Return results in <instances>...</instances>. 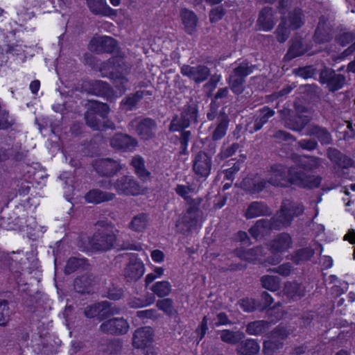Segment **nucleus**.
<instances>
[{
  "label": "nucleus",
  "instance_id": "f257e3e1",
  "mask_svg": "<svg viewBox=\"0 0 355 355\" xmlns=\"http://www.w3.org/2000/svg\"><path fill=\"white\" fill-rule=\"evenodd\" d=\"M268 172L270 175L268 179V183L275 188H290L295 185L298 188L312 190L318 188L322 180L320 175L314 176L302 171H294L293 167H288L281 163L270 164Z\"/></svg>",
  "mask_w": 355,
  "mask_h": 355
},
{
  "label": "nucleus",
  "instance_id": "f03ea898",
  "mask_svg": "<svg viewBox=\"0 0 355 355\" xmlns=\"http://www.w3.org/2000/svg\"><path fill=\"white\" fill-rule=\"evenodd\" d=\"M96 225L99 227L89 240L92 249L106 251L114 248L118 250H132L139 251L141 247L139 245L132 244L129 242L121 243L114 232V225L111 223L98 221Z\"/></svg>",
  "mask_w": 355,
  "mask_h": 355
},
{
  "label": "nucleus",
  "instance_id": "7ed1b4c3",
  "mask_svg": "<svg viewBox=\"0 0 355 355\" xmlns=\"http://www.w3.org/2000/svg\"><path fill=\"white\" fill-rule=\"evenodd\" d=\"M305 207L303 203L295 202L293 199L282 200L279 209L272 216L275 230H281L292 225L295 218L304 214Z\"/></svg>",
  "mask_w": 355,
  "mask_h": 355
},
{
  "label": "nucleus",
  "instance_id": "20e7f679",
  "mask_svg": "<svg viewBox=\"0 0 355 355\" xmlns=\"http://www.w3.org/2000/svg\"><path fill=\"white\" fill-rule=\"evenodd\" d=\"M197 189L193 184H179V196L182 197L189 205L186 214L182 217V223L187 231H191L196 228L199 218V202L191 198L189 194L197 193Z\"/></svg>",
  "mask_w": 355,
  "mask_h": 355
},
{
  "label": "nucleus",
  "instance_id": "39448f33",
  "mask_svg": "<svg viewBox=\"0 0 355 355\" xmlns=\"http://www.w3.org/2000/svg\"><path fill=\"white\" fill-rule=\"evenodd\" d=\"M198 114V109L191 105H188L181 112V117L179 119V131L181 130L179 137V142L180 144L179 155H188V143L190 139L191 132L184 129L188 128L191 123H196L197 122Z\"/></svg>",
  "mask_w": 355,
  "mask_h": 355
},
{
  "label": "nucleus",
  "instance_id": "423d86ee",
  "mask_svg": "<svg viewBox=\"0 0 355 355\" xmlns=\"http://www.w3.org/2000/svg\"><path fill=\"white\" fill-rule=\"evenodd\" d=\"M289 334L286 327L278 324L267 334L268 339L263 343V353L266 355L275 354L279 349L283 348Z\"/></svg>",
  "mask_w": 355,
  "mask_h": 355
},
{
  "label": "nucleus",
  "instance_id": "0eeeda50",
  "mask_svg": "<svg viewBox=\"0 0 355 355\" xmlns=\"http://www.w3.org/2000/svg\"><path fill=\"white\" fill-rule=\"evenodd\" d=\"M254 65L250 64L249 62L245 60L233 69L227 79V83L234 94L239 95L243 93L245 78L254 71Z\"/></svg>",
  "mask_w": 355,
  "mask_h": 355
},
{
  "label": "nucleus",
  "instance_id": "6e6552de",
  "mask_svg": "<svg viewBox=\"0 0 355 355\" xmlns=\"http://www.w3.org/2000/svg\"><path fill=\"white\" fill-rule=\"evenodd\" d=\"M318 81L322 85H325L329 92H335L344 87L346 76L336 73L334 69L324 64L319 69Z\"/></svg>",
  "mask_w": 355,
  "mask_h": 355
},
{
  "label": "nucleus",
  "instance_id": "1a4fd4ad",
  "mask_svg": "<svg viewBox=\"0 0 355 355\" xmlns=\"http://www.w3.org/2000/svg\"><path fill=\"white\" fill-rule=\"evenodd\" d=\"M112 186L119 195L135 196L140 194L142 191V187L137 179L128 175H121L113 182L108 181L105 187L110 189Z\"/></svg>",
  "mask_w": 355,
  "mask_h": 355
},
{
  "label": "nucleus",
  "instance_id": "9d476101",
  "mask_svg": "<svg viewBox=\"0 0 355 355\" xmlns=\"http://www.w3.org/2000/svg\"><path fill=\"white\" fill-rule=\"evenodd\" d=\"M121 62H123V60L119 57H112L110 58L107 61L103 62L100 66V71L103 76H106L107 75L104 73V71L110 70V78L113 80V84L114 86L121 92H124L126 88V85L128 82V80L121 74H116L114 72V70L117 69V67L121 65Z\"/></svg>",
  "mask_w": 355,
  "mask_h": 355
},
{
  "label": "nucleus",
  "instance_id": "9b49d317",
  "mask_svg": "<svg viewBox=\"0 0 355 355\" xmlns=\"http://www.w3.org/2000/svg\"><path fill=\"white\" fill-rule=\"evenodd\" d=\"M211 168L212 157L202 150L192 160V171L199 179L205 180L211 174Z\"/></svg>",
  "mask_w": 355,
  "mask_h": 355
},
{
  "label": "nucleus",
  "instance_id": "f8f14e48",
  "mask_svg": "<svg viewBox=\"0 0 355 355\" xmlns=\"http://www.w3.org/2000/svg\"><path fill=\"white\" fill-rule=\"evenodd\" d=\"M129 327L128 322L123 318H113L103 322L98 330L102 334L120 336L125 334Z\"/></svg>",
  "mask_w": 355,
  "mask_h": 355
},
{
  "label": "nucleus",
  "instance_id": "ddd939ff",
  "mask_svg": "<svg viewBox=\"0 0 355 355\" xmlns=\"http://www.w3.org/2000/svg\"><path fill=\"white\" fill-rule=\"evenodd\" d=\"M93 167L100 176L106 178L113 177L122 169L119 162L112 158L96 159Z\"/></svg>",
  "mask_w": 355,
  "mask_h": 355
},
{
  "label": "nucleus",
  "instance_id": "4468645a",
  "mask_svg": "<svg viewBox=\"0 0 355 355\" xmlns=\"http://www.w3.org/2000/svg\"><path fill=\"white\" fill-rule=\"evenodd\" d=\"M293 238L289 233L282 232L277 234L267 244L268 250L273 254H282L291 248Z\"/></svg>",
  "mask_w": 355,
  "mask_h": 355
},
{
  "label": "nucleus",
  "instance_id": "2eb2a0df",
  "mask_svg": "<svg viewBox=\"0 0 355 355\" xmlns=\"http://www.w3.org/2000/svg\"><path fill=\"white\" fill-rule=\"evenodd\" d=\"M116 48V41L109 36H97L93 37L88 44L92 52L97 53H112Z\"/></svg>",
  "mask_w": 355,
  "mask_h": 355
},
{
  "label": "nucleus",
  "instance_id": "dca6fc26",
  "mask_svg": "<svg viewBox=\"0 0 355 355\" xmlns=\"http://www.w3.org/2000/svg\"><path fill=\"white\" fill-rule=\"evenodd\" d=\"M83 89L88 94L110 98L113 94L110 85L102 80L85 81L82 85Z\"/></svg>",
  "mask_w": 355,
  "mask_h": 355
},
{
  "label": "nucleus",
  "instance_id": "f3484780",
  "mask_svg": "<svg viewBox=\"0 0 355 355\" xmlns=\"http://www.w3.org/2000/svg\"><path fill=\"white\" fill-rule=\"evenodd\" d=\"M269 183L267 179L254 176L245 178L241 181V188L250 195H258L268 188Z\"/></svg>",
  "mask_w": 355,
  "mask_h": 355
},
{
  "label": "nucleus",
  "instance_id": "a211bd4d",
  "mask_svg": "<svg viewBox=\"0 0 355 355\" xmlns=\"http://www.w3.org/2000/svg\"><path fill=\"white\" fill-rule=\"evenodd\" d=\"M181 72L198 84L206 81L210 74L209 69L205 65H198L197 67L184 65L181 67Z\"/></svg>",
  "mask_w": 355,
  "mask_h": 355
},
{
  "label": "nucleus",
  "instance_id": "6ab92c4d",
  "mask_svg": "<svg viewBox=\"0 0 355 355\" xmlns=\"http://www.w3.org/2000/svg\"><path fill=\"white\" fill-rule=\"evenodd\" d=\"M144 273V265L137 258L132 257L124 269V277L127 282H136Z\"/></svg>",
  "mask_w": 355,
  "mask_h": 355
},
{
  "label": "nucleus",
  "instance_id": "aec40b11",
  "mask_svg": "<svg viewBox=\"0 0 355 355\" xmlns=\"http://www.w3.org/2000/svg\"><path fill=\"white\" fill-rule=\"evenodd\" d=\"M230 119L224 110L220 111L215 124L212 123L211 127L215 126L211 132V139L218 141L223 139L227 132L230 125Z\"/></svg>",
  "mask_w": 355,
  "mask_h": 355
},
{
  "label": "nucleus",
  "instance_id": "412c9836",
  "mask_svg": "<svg viewBox=\"0 0 355 355\" xmlns=\"http://www.w3.org/2000/svg\"><path fill=\"white\" fill-rule=\"evenodd\" d=\"M272 211L265 202L252 201L246 209L244 216L246 219H252L260 216H270Z\"/></svg>",
  "mask_w": 355,
  "mask_h": 355
},
{
  "label": "nucleus",
  "instance_id": "4be33fe9",
  "mask_svg": "<svg viewBox=\"0 0 355 355\" xmlns=\"http://www.w3.org/2000/svg\"><path fill=\"white\" fill-rule=\"evenodd\" d=\"M233 254L247 263H255L259 257L264 255V248L262 245H257L248 250L240 247L234 249Z\"/></svg>",
  "mask_w": 355,
  "mask_h": 355
},
{
  "label": "nucleus",
  "instance_id": "5701e85b",
  "mask_svg": "<svg viewBox=\"0 0 355 355\" xmlns=\"http://www.w3.org/2000/svg\"><path fill=\"white\" fill-rule=\"evenodd\" d=\"M311 121V118L305 114H300L297 112H291L285 119V125L294 131L300 132Z\"/></svg>",
  "mask_w": 355,
  "mask_h": 355
},
{
  "label": "nucleus",
  "instance_id": "b1692460",
  "mask_svg": "<svg viewBox=\"0 0 355 355\" xmlns=\"http://www.w3.org/2000/svg\"><path fill=\"white\" fill-rule=\"evenodd\" d=\"M138 144L137 140L131 136L117 133L110 139V146L115 149L123 151L131 150Z\"/></svg>",
  "mask_w": 355,
  "mask_h": 355
},
{
  "label": "nucleus",
  "instance_id": "393cba45",
  "mask_svg": "<svg viewBox=\"0 0 355 355\" xmlns=\"http://www.w3.org/2000/svg\"><path fill=\"white\" fill-rule=\"evenodd\" d=\"M327 154V157L336 167L349 168L354 165V161L352 158L342 153L340 150L336 148H329Z\"/></svg>",
  "mask_w": 355,
  "mask_h": 355
},
{
  "label": "nucleus",
  "instance_id": "a878e982",
  "mask_svg": "<svg viewBox=\"0 0 355 355\" xmlns=\"http://www.w3.org/2000/svg\"><path fill=\"white\" fill-rule=\"evenodd\" d=\"M156 121L150 118H145L137 123L136 132L144 140H149L155 136Z\"/></svg>",
  "mask_w": 355,
  "mask_h": 355
},
{
  "label": "nucleus",
  "instance_id": "bb28decb",
  "mask_svg": "<svg viewBox=\"0 0 355 355\" xmlns=\"http://www.w3.org/2000/svg\"><path fill=\"white\" fill-rule=\"evenodd\" d=\"M332 37L331 28L327 25L324 17L321 16L313 34L315 42L319 44L329 43L331 42Z\"/></svg>",
  "mask_w": 355,
  "mask_h": 355
},
{
  "label": "nucleus",
  "instance_id": "cd10ccee",
  "mask_svg": "<svg viewBox=\"0 0 355 355\" xmlns=\"http://www.w3.org/2000/svg\"><path fill=\"white\" fill-rule=\"evenodd\" d=\"M335 42L337 44L345 47L352 43L342 53L343 58L348 57L355 53V34L352 32H344L335 36Z\"/></svg>",
  "mask_w": 355,
  "mask_h": 355
},
{
  "label": "nucleus",
  "instance_id": "c85d7f7f",
  "mask_svg": "<svg viewBox=\"0 0 355 355\" xmlns=\"http://www.w3.org/2000/svg\"><path fill=\"white\" fill-rule=\"evenodd\" d=\"M257 115L254 116L252 130L250 132H257L266 124L269 119L274 116L275 110L269 106L265 105L259 108L257 111Z\"/></svg>",
  "mask_w": 355,
  "mask_h": 355
},
{
  "label": "nucleus",
  "instance_id": "c756f323",
  "mask_svg": "<svg viewBox=\"0 0 355 355\" xmlns=\"http://www.w3.org/2000/svg\"><path fill=\"white\" fill-rule=\"evenodd\" d=\"M275 225L272 217L270 219L261 218L257 220L255 224L249 229V233L253 238L257 239L263 234L275 230Z\"/></svg>",
  "mask_w": 355,
  "mask_h": 355
},
{
  "label": "nucleus",
  "instance_id": "7c9ffc66",
  "mask_svg": "<svg viewBox=\"0 0 355 355\" xmlns=\"http://www.w3.org/2000/svg\"><path fill=\"white\" fill-rule=\"evenodd\" d=\"M258 29L263 31H270L273 29V12L272 8L265 7L259 11L257 19Z\"/></svg>",
  "mask_w": 355,
  "mask_h": 355
},
{
  "label": "nucleus",
  "instance_id": "2f4dec72",
  "mask_svg": "<svg viewBox=\"0 0 355 355\" xmlns=\"http://www.w3.org/2000/svg\"><path fill=\"white\" fill-rule=\"evenodd\" d=\"M306 135L316 138L322 145H329L332 141L331 135L327 129L318 125H311L307 128Z\"/></svg>",
  "mask_w": 355,
  "mask_h": 355
},
{
  "label": "nucleus",
  "instance_id": "473e14b6",
  "mask_svg": "<svg viewBox=\"0 0 355 355\" xmlns=\"http://www.w3.org/2000/svg\"><path fill=\"white\" fill-rule=\"evenodd\" d=\"M153 336L150 327L138 329L133 334L132 345L135 347L142 348L153 340Z\"/></svg>",
  "mask_w": 355,
  "mask_h": 355
},
{
  "label": "nucleus",
  "instance_id": "72a5a7b5",
  "mask_svg": "<svg viewBox=\"0 0 355 355\" xmlns=\"http://www.w3.org/2000/svg\"><path fill=\"white\" fill-rule=\"evenodd\" d=\"M315 254V250L311 247H305L295 250L290 255V259L295 266L307 263Z\"/></svg>",
  "mask_w": 355,
  "mask_h": 355
},
{
  "label": "nucleus",
  "instance_id": "f704fd0d",
  "mask_svg": "<svg viewBox=\"0 0 355 355\" xmlns=\"http://www.w3.org/2000/svg\"><path fill=\"white\" fill-rule=\"evenodd\" d=\"M180 17L185 31L190 35L195 33L198 23V18L196 14L193 11L185 8L181 10Z\"/></svg>",
  "mask_w": 355,
  "mask_h": 355
},
{
  "label": "nucleus",
  "instance_id": "c9c22d12",
  "mask_svg": "<svg viewBox=\"0 0 355 355\" xmlns=\"http://www.w3.org/2000/svg\"><path fill=\"white\" fill-rule=\"evenodd\" d=\"M90 11L94 15L111 16L116 15L115 10L109 7L105 0H87Z\"/></svg>",
  "mask_w": 355,
  "mask_h": 355
},
{
  "label": "nucleus",
  "instance_id": "e433bc0d",
  "mask_svg": "<svg viewBox=\"0 0 355 355\" xmlns=\"http://www.w3.org/2000/svg\"><path fill=\"white\" fill-rule=\"evenodd\" d=\"M116 197L114 193L103 191L96 189L90 190L85 195V199L91 203L99 204L113 200Z\"/></svg>",
  "mask_w": 355,
  "mask_h": 355
},
{
  "label": "nucleus",
  "instance_id": "4c0bfd02",
  "mask_svg": "<svg viewBox=\"0 0 355 355\" xmlns=\"http://www.w3.org/2000/svg\"><path fill=\"white\" fill-rule=\"evenodd\" d=\"M99 351L108 355H116L122 349V343L119 339L101 340L98 345Z\"/></svg>",
  "mask_w": 355,
  "mask_h": 355
},
{
  "label": "nucleus",
  "instance_id": "58836bf2",
  "mask_svg": "<svg viewBox=\"0 0 355 355\" xmlns=\"http://www.w3.org/2000/svg\"><path fill=\"white\" fill-rule=\"evenodd\" d=\"M270 323L266 320H255L250 322L245 327V332L254 336L265 334L270 328Z\"/></svg>",
  "mask_w": 355,
  "mask_h": 355
},
{
  "label": "nucleus",
  "instance_id": "ea45409f",
  "mask_svg": "<svg viewBox=\"0 0 355 355\" xmlns=\"http://www.w3.org/2000/svg\"><path fill=\"white\" fill-rule=\"evenodd\" d=\"M237 352L240 355H255L260 351L259 343L254 339H246L239 343Z\"/></svg>",
  "mask_w": 355,
  "mask_h": 355
},
{
  "label": "nucleus",
  "instance_id": "a19ab883",
  "mask_svg": "<svg viewBox=\"0 0 355 355\" xmlns=\"http://www.w3.org/2000/svg\"><path fill=\"white\" fill-rule=\"evenodd\" d=\"M86 111L93 112L95 114L100 116L103 119H107V115L110 111V107L107 104L98 101H88L85 104Z\"/></svg>",
  "mask_w": 355,
  "mask_h": 355
},
{
  "label": "nucleus",
  "instance_id": "79ce46f5",
  "mask_svg": "<svg viewBox=\"0 0 355 355\" xmlns=\"http://www.w3.org/2000/svg\"><path fill=\"white\" fill-rule=\"evenodd\" d=\"M89 266L87 260L84 258L70 257L64 267V273L70 275L79 270H86Z\"/></svg>",
  "mask_w": 355,
  "mask_h": 355
},
{
  "label": "nucleus",
  "instance_id": "37998d69",
  "mask_svg": "<svg viewBox=\"0 0 355 355\" xmlns=\"http://www.w3.org/2000/svg\"><path fill=\"white\" fill-rule=\"evenodd\" d=\"M92 282L93 278L89 274H84L77 277L73 281L74 290L81 294L89 293V287Z\"/></svg>",
  "mask_w": 355,
  "mask_h": 355
},
{
  "label": "nucleus",
  "instance_id": "c03bdc74",
  "mask_svg": "<svg viewBox=\"0 0 355 355\" xmlns=\"http://www.w3.org/2000/svg\"><path fill=\"white\" fill-rule=\"evenodd\" d=\"M289 26L293 31L297 30L305 24L303 10L300 8H295L288 13Z\"/></svg>",
  "mask_w": 355,
  "mask_h": 355
},
{
  "label": "nucleus",
  "instance_id": "a18cd8bd",
  "mask_svg": "<svg viewBox=\"0 0 355 355\" xmlns=\"http://www.w3.org/2000/svg\"><path fill=\"white\" fill-rule=\"evenodd\" d=\"M100 308L98 309V320L103 321L112 315L119 314L121 311V309L118 306H113L112 303L103 301L99 302Z\"/></svg>",
  "mask_w": 355,
  "mask_h": 355
},
{
  "label": "nucleus",
  "instance_id": "49530a36",
  "mask_svg": "<svg viewBox=\"0 0 355 355\" xmlns=\"http://www.w3.org/2000/svg\"><path fill=\"white\" fill-rule=\"evenodd\" d=\"M319 69L313 65L299 67L293 70L296 77H301L304 80L313 79L318 80Z\"/></svg>",
  "mask_w": 355,
  "mask_h": 355
},
{
  "label": "nucleus",
  "instance_id": "de8ad7c7",
  "mask_svg": "<svg viewBox=\"0 0 355 355\" xmlns=\"http://www.w3.org/2000/svg\"><path fill=\"white\" fill-rule=\"evenodd\" d=\"M242 331H234L230 329H223L220 332V339L223 343L230 345H237L244 338Z\"/></svg>",
  "mask_w": 355,
  "mask_h": 355
},
{
  "label": "nucleus",
  "instance_id": "09e8293b",
  "mask_svg": "<svg viewBox=\"0 0 355 355\" xmlns=\"http://www.w3.org/2000/svg\"><path fill=\"white\" fill-rule=\"evenodd\" d=\"M130 164L135 168V173L141 179L146 180L150 175V173L145 167L144 159L139 155L132 157Z\"/></svg>",
  "mask_w": 355,
  "mask_h": 355
},
{
  "label": "nucleus",
  "instance_id": "8fccbe9b",
  "mask_svg": "<svg viewBox=\"0 0 355 355\" xmlns=\"http://www.w3.org/2000/svg\"><path fill=\"white\" fill-rule=\"evenodd\" d=\"M231 164V166L227 168L226 169H223L222 173L224 175V180L234 182L236 174L238 173L241 170L242 161L239 159H232L228 161V165Z\"/></svg>",
  "mask_w": 355,
  "mask_h": 355
},
{
  "label": "nucleus",
  "instance_id": "3c124183",
  "mask_svg": "<svg viewBox=\"0 0 355 355\" xmlns=\"http://www.w3.org/2000/svg\"><path fill=\"white\" fill-rule=\"evenodd\" d=\"M304 53V50L302 42L296 39L295 41L292 42L290 47L285 54L284 58L286 60H292V59H295V58L300 56Z\"/></svg>",
  "mask_w": 355,
  "mask_h": 355
},
{
  "label": "nucleus",
  "instance_id": "603ef678",
  "mask_svg": "<svg viewBox=\"0 0 355 355\" xmlns=\"http://www.w3.org/2000/svg\"><path fill=\"white\" fill-rule=\"evenodd\" d=\"M319 158L313 156H304L299 161V166L306 172H313L320 166Z\"/></svg>",
  "mask_w": 355,
  "mask_h": 355
},
{
  "label": "nucleus",
  "instance_id": "864d4df0",
  "mask_svg": "<svg viewBox=\"0 0 355 355\" xmlns=\"http://www.w3.org/2000/svg\"><path fill=\"white\" fill-rule=\"evenodd\" d=\"M260 281L262 287L270 291H277L280 288V280L277 276L266 275L261 277Z\"/></svg>",
  "mask_w": 355,
  "mask_h": 355
},
{
  "label": "nucleus",
  "instance_id": "5fc2aeb1",
  "mask_svg": "<svg viewBox=\"0 0 355 355\" xmlns=\"http://www.w3.org/2000/svg\"><path fill=\"white\" fill-rule=\"evenodd\" d=\"M12 314V311L9 306V302L6 300H0V326H8Z\"/></svg>",
  "mask_w": 355,
  "mask_h": 355
},
{
  "label": "nucleus",
  "instance_id": "6e6d98bb",
  "mask_svg": "<svg viewBox=\"0 0 355 355\" xmlns=\"http://www.w3.org/2000/svg\"><path fill=\"white\" fill-rule=\"evenodd\" d=\"M284 291L291 299H295V297H301L304 295L301 284L296 282H287L285 284Z\"/></svg>",
  "mask_w": 355,
  "mask_h": 355
},
{
  "label": "nucleus",
  "instance_id": "4d7b16f0",
  "mask_svg": "<svg viewBox=\"0 0 355 355\" xmlns=\"http://www.w3.org/2000/svg\"><path fill=\"white\" fill-rule=\"evenodd\" d=\"M147 223V214L141 213L133 217L129 224V227L135 232H141L146 227Z\"/></svg>",
  "mask_w": 355,
  "mask_h": 355
},
{
  "label": "nucleus",
  "instance_id": "13d9d810",
  "mask_svg": "<svg viewBox=\"0 0 355 355\" xmlns=\"http://www.w3.org/2000/svg\"><path fill=\"white\" fill-rule=\"evenodd\" d=\"M240 308L246 313H252L257 309H260V304L257 303L254 298H249V297H245L240 300Z\"/></svg>",
  "mask_w": 355,
  "mask_h": 355
},
{
  "label": "nucleus",
  "instance_id": "bf43d9fd",
  "mask_svg": "<svg viewBox=\"0 0 355 355\" xmlns=\"http://www.w3.org/2000/svg\"><path fill=\"white\" fill-rule=\"evenodd\" d=\"M97 114L86 111L84 114V119L86 125L93 130H101V121L96 116Z\"/></svg>",
  "mask_w": 355,
  "mask_h": 355
},
{
  "label": "nucleus",
  "instance_id": "052dcab7",
  "mask_svg": "<svg viewBox=\"0 0 355 355\" xmlns=\"http://www.w3.org/2000/svg\"><path fill=\"white\" fill-rule=\"evenodd\" d=\"M19 188L16 193V196L20 198V200L23 201L24 198L26 202H29L30 198L28 197L30 193V191L33 187V184L30 182L23 181L20 185H18Z\"/></svg>",
  "mask_w": 355,
  "mask_h": 355
},
{
  "label": "nucleus",
  "instance_id": "680f3d73",
  "mask_svg": "<svg viewBox=\"0 0 355 355\" xmlns=\"http://www.w3.org/2000/svg\"><path fill=\"white\" fill-rule=\"evenodd\" d=\"M156 306L159 309L163 311L168 315H171L175 312L173 302L170 298L158 300L156 303Z\"/></svg>",
  "mask_w": 355,
  "mask_h": 355
},
{
  "label": "nucleus",
  "instance_id": "e2e57ef3",
  "mask_svg": "<svg viewBox=\"0 0 355 355\" xmlns=\"http://www.w3.org/2000/svg\"><path fill=\"white\" fill-rule=\"evenodd\" d=\"M152 290L158 296L164 297L170 293L171 286L168 282H159L153 286Z\"/></svg>",
  "mask_w": 355,
  "mask_h": 355
},
{
  "label": "nucleus",
  "instance_id": "0e129e2a",
  "mask_svg": "<svg viewBox=\"0 0 355 355\" xmlns=\"http://www.w3.org/2000/svg\"><path fill=\"white\" fill-rule=\"evenodd\" d=\"M226 11L223 6H217L212 8L209 13V19L211 24L217 23L223 19Z\"/></svg>",
  "mask_w": 355,
  "mask_h": 355
},
{
  "label": "nucleus",
  "instance_id": "69168bd1",
  "mask_svg": "<svg viewBox=\"0 0 355 355\" xmlns=\"http://www.w3.org/2000/svg\"><path fill=\"white\" fill-rule=\"evenodd\" d=\"M106 296L112 300H118L123 296V291L121 288L112 284L107 288Z\"/></svg>",
  "mask_w": 355,
  "mask_h": 355
},
{
  "label": "nucleus",
  "instance_id": "338daca9",
  "mask_svg": "<svg viewBox=\"0 0 355 355\" xmlns=\"http://www.w3.org/2000/svg\"><path fill=\"white\" fill-rule=\"evenodd\" d=\"M274 137L279 141H286L289 144L293 143L295 141V136H293L289 132H286L284 130H277L275 132Z\"/></svg>",
  "mask_w": 355,
  "mask_h": 355
},
{
  "label": "nucleus",
  "instance_id": "774afa93",
  "mask_svg": "<svg viewBox=\"0 0 355 355\" xmlns=\"http://www.w3.org/2000/svg\"><path fill=\"white\" fill-rule=\"evenodd\" d=\"M293 270V267L291 263H284L273 270L274 272L284 277L289 276Z\"/></svg>",
  "mask_w": 355,
  "mask_h": 355
}]
</instances>
